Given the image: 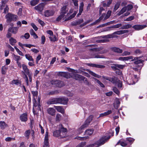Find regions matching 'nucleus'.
I'll list each match as a JSON object with an SVG mask.
<instances>
[{"label": "nucleus", "mask_w": 147, "mask_h": 147, "mask_svg": "<svg viewBox=\"0 0 147 147\" xmlns=\"http://www.w3.org/2000/svg\"><path fill=\"white\" fill-rule=\"evenodd\" d=\"M44 5L43 3H41L35 6L34 9L38 12L41 13L44 9Z\"/></svg>", "instance_id": "11"}, {"label": "nucleus", "mask_w": 147, "mask_h": 147, "mask_svg": "<svg viewBox=\"0 0 147 147\" xmlns=\"http://www.w3.org/2000/svg\"><path fill=\"white\" fill-rule=\"evenodd\" d=\"M61 115L59 114H57L56 115V121L59 122L61 119Z\"/></svg>", "instance_id": "45"}, {"label": "nucleus", "mask_w": 147, "mask_h": 147, "mask_svg": "<svg viewBox=\"0 0 147 147\" xmlns=\"http://www.w3.org/2000/svg\"><path fill=\"white\" fill-rule=\"evenodd\" d=\"M127 10V8L126 7H123L121 11L117 13L118 15L119 16L125 12Z\"/></svg>", "instance_id": "37"}, {"label": "nucleus", "mask_w": 147, "mask_h": 147, "mask_svg": "<svg viewBox=\"0 0 147 147\" xmlns=\"http://www.w3.org/2000/svg\"><path fill=\"white\" fill-rule=\"evenodd\" d=\"M15 139L14 138H11L8 137L5 139V140L6 142H10L11 141H13L15 140Z\"/></svg>", "instance_id": "49"}, {"label": "nucleus", "mask_w": 147, "mask_h": 147, "mask_svg": "<svg viewBox=\"0 0 147 147\" xmlns=\"http://www.w3.org/2000/svg\"><path fill=\"white\" fill-rule=\"evenodd\" d=\"M120 102L119 99L116 98L113 103V106L115 109H117L119 107Z\"/></svg>", "instance_id": "20"}, {"label": "nucleus", "mask_w": 147, "mask_h": 147, "mask_svg": "<svg viewBox=\"0 0 147 147\" xmlns=\"http://www.w3.org/2000/svg\"><path fill=\"white\" fill-rule=\"evenodd\" d=\"M134 18V16H131L127 18L125 20V21H130L133 20Z\"/></svg>", "instance_id": "64"}, {"label": "nucleus", "mask_w": 147, "mask_h": 147, "mask_svg": "<svg viewBox=\"0 0 147 147\" xmlns=\"http://www.w3.org/2000/svg\"><path fill=\"white\" fill-rule=\"evenodd\" d=\"M11 84L12 85L15 84L16 85H18L21 84V82L18 80H13L11 81Z\"/></svg>", "instance_id": "34"}, {"label": "nucleus", "mask_w": 147, "mask_h": 147, "mask_svg": "<svg viewBox=\"0 0 147 147\" xmlns=\"http://www.w3.org/2000/svg\"><path fill=\"white\" fill-rule=\"evenodd\" d=\"M37 108H35V110L36 111V112H35V113L34 114H36L37 113V110H40L41 111V109H40V104H38L37 105Z\"/></svg>", "instance_id": "59"}, {"label": "nucleus", "mask_w": 147, "mask_h": 147, "mask_svg": "<svg viewBox=\"0 0 147 147\" xmlns=\"http://www.w3.org/2000/svg\"><path fill=\"white\" fill-rule=\"evenodd\" d=\"M111 11L109 10L106 14L105 13H103L101 16H102V19L104 20H106L111 15Z\"/></svg>", "instance_id": "14"}, {"label": "nucleus", "mask_w": 147, "mask_h": 147, "mask_svg": "<svg viewBox=\"0 0 147 147\" xmlns=\"http://www.w3.org/2000/svg\"><path fill=\"white\" fill-rule=\"evenodd\" d=\"M51 84H52L55 85L57 87H61L63 86V82L61 81L58 80H53L51 82Z\"/></svg>", "instance_id": "10"}, {"label": "nucleus", "mask_w": 147, "mask_h": 147, "mask_svg": "<svg viewBox=\"0 0 147 147\" xmlns=\"http://www.w3.org/2000/svg\"><path fill=\"white\" fill-rule=\"evenodd\" d=\"M132 25L130 24H127L122 26L121 29H127L131 27Z\"/></svg>", "instance_id": "36"}, {"label": "nucleus", "mask_w": 147, "mask_h": 147, "mask_svg": "<svg viewBox=\"0 0 147 147\" xmlns=\"http://www.w3.org/2000/svg\"><path fill=\"white\" fill-rule=\"evenodd\" d=\"M67 10H66V6H63L61 8V13L65 14L66 13Z\"/></svg>", "instance_id": "47"}, {"label": "nucleus", "mask_w": 147, "mask_h": 147, "mask_svg": "<svg viewBox=\"0 0 147 147\" xmlns=\"http://www.w3.org/2000/svg\"><path fill=\"white\" fill-rule=\"evenodd\" d=\"M47 111L48 113L52 116H54L55 114L56 111L53 108H48Z\"/></svg>", "instance_id": "19"}, {"label": "nucleus", "mask_w": 147, "mask_h": 147, "mask_svg": "<svg viewBox=\"0 0 147 147\" xmlns=\"http://www.w3.org/2000/svg\"><path fill=\"white\" fill-rule=\"evenodd\" d=\"M122 24H116L115 25H113L112 26H111L109 27L108 28L109 29H111V28H117L121 27L122 26Z\"/></svg>", "instance_id": "30"}, {"label": "nucleus", "mask_w": 147, "mask_h": 147, "mask_svg": "<svg viewBox=\"0 0 147 147\" xmlns=\"http://www.w3.org/2000/svg\"><path fill=\"white\" fill-rule=\"evenodd\" d=\"M0 126L1 129H4L7 126V125L4 121H0Z\"/></svg>", "instance_id": "33"}, {"label": "nucleus", "mask_w": 147, "mask_h": 147, "mask_svg": "<svg viewBox=\"0 0 147 147\" xmlns=\"http://www.w3.org/2000/svg\"><path fill=\"white\" fill-rule=\"evenodd\" d=\"M93 116L92 115H90L87 118L86 121H85L83 125L78 129V131H79V133H81L82 131L81 130L83 129L84 128L87 127L91 121H92Z\"/></svg>", "instance_id": "5"}, {"label": "nucleus", "mask_w": 147, "mask_h": 147, "mask_svg": "<svg viewBox=\"0 0 147 147\" xmlns=\"http://www.w3.org/2000/svg\"><path fill=\"white\" fill-rule=\"evenodd\" d=\"M128 32V30H119L116 32H115L113 33L114 34H117L120 35L121 34L125 33H126Z\"/></svg>", "instance_id": "23"}, {"label": "nucleus", "mask_w": 147, "mask_h": 147, "mask_svg": "<svg viewBox=\"0 0 147 147\" xmlns=\"http://www.w3.org/2000/svg\"><path fill=\"white\" fill-rule=\"evenodd\" d=\"M65 14L61 13L60 15L59 16L57 19V21H59L62 19H63L64 17Z\"/></svg>", "instance_id": "41"}, {"label": "nucleus", "mask_w": 147, "mask_h": 147, "mask_svg": "<svg viewBox=\"0 0 147 147\" xmlns=\"http://www.w3.org/2000/svg\"><path fill=\"white\" fill-rule=\"evenodd\" d=\"M111 136H103L101 138L100 140L94 143L96 146V147H98L99 146L104 144L106 142H107L110 138Z\"/></svg>", "instance_id": "3"}, {"label": "nucleus", "mask_w": 147, "mask_h": 147, "mask_svg": "<svg viewBox=\"0 0 147 147\" xmlns=\"http://www.w3.org/2000/svg\"><path fill=\"white\" fill-rule=\"evenodd\" d=\"M49 40L51 42H54L58 40L57 37H49Z\"/></svg>", "instance_id": "55"}, {"label": "nucleus", "mask_w": 147, "mask_h": 147, "mask_svg": "<svg viewBox=\"0 0 147 147\" xmlns=\"http://www.w3.org/2000/svg\"><path fill=\"white\" fill-rule=\"evenodd\" d=\"M18 27H13L9 28L8 30L7 35L8 37H11V33L16 34L18 31Z\"/></svg>", "instance_id": "7"}, {"label": "nucleus", "mask_w": 147, "mask_h": 147, "mask_svg": "<svg viewBox=\"0 0 147 147\" xmlns=\"http://www.w3.org/2000/svg\"><path fill=\"white\" fill-rule=\"evenodd\" d=\"M102 49L101 47L97 48H93L91 50L93 51H100Z\"/></svg>", "instance_id": "57"}, {"label": "nucleus", "mask_w": 147, "mask_h": 147, "mask_svg": "<svg viewBox=\"0 0 147 147\" xmlns=\"http://www.w3.org/2000/svg\"><path fill=\"white\" fill-rule=\"evenodd\" d=\"M146 27V25H136L133 26L132 28L136 30H141Z\"/></svg>", "instance_id": "16"}, {"label": "nucleus", "mask_w": 147, "mask_h": 147, "mask_svg": "<svg viewBox=\"0 0 147 147\" xmlns=\"http://www.w3.org/2000/svg\"><path fill=\"white\" fill-rule=\"evenodd\" d=\"M26 58L28 60L30 61H33L34 60L32 56H30L29 54H26L25 55Z\"/></svg>", "instance_id": "39"}, {"label": "nucleus", "mask_w": 147, "mask_h": 147, "mask_svg": "<svg viewBox=\"0 0 147 147\" xmlns=\"http://www.w3.org/2000/svg\"><path fill=\"white\" fill-rule=\"evenodd\" d=\"M86 145V142H83L78 145L76 147H84Z\"/></svg>", "instance_id": "48"}, {"label": "nucleus", "mask_w": 147, "mask_h": 147, "mask_svg": "<svg viewBox=\"0 0 147 147\" xmlns=\"http://www.w3.org/2000/svg\"><path fill=\"white\" fill-rule=\"evenodd\" d=\"M111 136H103L101 138L100 140L94 143L96 146V147H98L99 146L104 144L106 142H107L110 138Z\"/></svg>", "instance_id": "2"}, {"label": "nucleus", "mask_w": 147, "mask_h": 147, "mask_svg": "<svg viewBox=\"0 0 147 147\" xmlns=\"http://www.w3.org/2000/svg\"><path fill=\"white\" fill-rule=\"evenodd\" d=\"M86 71H88L89 74H90L91 75H92L93 76L96 77L98 78H100L101 76L96 74L94 73L93 72L91 71L89 69H87Z\"/></svg>", "instance_id": "28"}, {"label": "nucleus", "mask_w": 147, "mask_h": 147, "mask_svg": "<svg viewBox=\"0 0 147 147\" xmlns=\"http://www.w3.org/2000/svg\"><path fill=\"white\" fill-rule=\"evenodd\" d=\"M112 50L114 52L117 53H121L122 52V50L118 48L113 47L111 48Z\"/></svg>", "instance_id": "22"}, {"label": "nucleus", "mask_w": 147, "mask_h": 147, "mask_svg": "<svg viewBox=\"0 0 147 147\" xmlns=\"http://www.w3.org/2000/svg\"><path fill=\"white\" fill-rule=\"evenodd\" d=\"M94 131V129H88L86 130L85 132V134L86 135L90 136L92 135Z\"/></svg>", "instance_id": "29"}, {"label": "nucleus", "mask_w": 147, "mask_h": 147, "mask_svg": "<svg viewBox=\"0 0 147 147\" xmlns=\"http://www.w3.org/2000/svg\"><path fill=\"white\" fill-rule=\"evenodd\" d=\"M113 92H115L116 94L119 95L120 93L119 92L118 90L115 87L113 88Z\"/></svg>", "instance_id": "50"}, {"label": "nucleus", "mask_w": 147, "mask_h": 147, "mask_svg": "<svg viewBox=\"0 0 147 147\" xmlns=\"http://www.w3.org/2000/svg\"><path fill=\"white\" fill-rule=\"evenodd\" d=\"M32 93L34 97V98H35V97H37L38 95V92L37 91H32Z\"/></svg>", "instance_id": "61"}, {"label": "nucleus", "mask_w": 147, "mask_h": 147, "mask_svg": "<svg viewBox=\"0 0 147 147\" xmlns=\"http://www.w3.org/2000/svg\"><path fill=\"white\" fill-rule=\"evenodd\" d=\"M5 17L7 19L6 22L8 23H10L12 21H16L18 18V16L16 15L12 14L10 13L6 14Z\"/></svg>", "instance_id": "6"}, {"label": "nucleus", "mask_w": 147, "mask_h": 147, "mask_svg": "<svg viewBox=\"0 0 147 147\" xmlns=\"http://www.w3.org/2000/svg\"><path fill=\"white\" fill-rule=\"evenodd\" d=\"M120 4V3L119 2H117L115 5L114 8V10L115 11L119 7V6Z\"/></svg>", "instance_id": "51"}, {"label": "nucleus", "mask_w": 147, "mask_h": 147, "mask_svg": "<svg viewBox=\"0 0 147 147\" xmlns=\"http://www.w3.org/2000/svg\"><path fill=\"white\" fill-rule=\"evenodd\" d=\"M127 140L130 143H132L134 141V140L131 138H127Z\"/></svg>", "instance_id": "60"}, {"label": "nucleus", "mask_w": 147, "mask_h": 147, "mask_svg": "<svg viewBox=\"0 0 147 147\" xmlns=\"http://www.w3.org/2000/svg\"><path fill=\"white\" fill-rule=\"evenodd\" d=\"M89 65L91 66L99 68H102L105 67V66L103 65H96L94 64H90Z\"/></svg>", "instance_id": "31"}, {"label": "nucleus", "mask_w": 147, "mask_h": 147, "mask_svg": "<svg viewBox=\"0 0 147 147\" xmlns=\"http://www.w3.org/2000/svg\"><path fill=\"white\" fill-rule=\"evenodd\" d=\"M30 33L31 36H33L34 37H38L33 30L31 29L30 30Z\"/></svg>", "instance_id": "52"}, {"label": "nucleus", "mask_w": 147, "mask_h": 147, "mask_svg": "<svg viewBox=\"0 0 147 147\" xmlns=\"http://www.w3.org/2000/svg\"><path fill=\"white\" fill-rule=\"evenodd\" d=\"M112 113V111L111 110H108L107 112H105L103 113H102L100 115L99 117H102L105 116H107L109 115L110 114Z\"/></svg>", "instance_id": "24"}, {"label": "nucleus", "mask_w": 147, "mask_h": 147, "mask_svg": "<svg viewBox=\"0 0 147 147\" xmlns=\"http://www.w3.org/2000/svg\"><path fill=\"white\" fill-rule=\"evenodd\" d=\"M117 68H119L120 69H123L124 67H126V65H120V64H117Z\"/></svg>", "instance_id": "54"}, {"label": "nucleus", "mask_w": 147, "mask_h": 147, "mask_svg": "<svg viewBox=\"0 0 147 147\" xmlns=\"http://www.w3.org/2000/svg\"><path fill=\"white\" fill-rule=\"evenodd\" d=\"M20 119L22 121H26L28 120L27 114L24 113L21 115L20 116Z\"/></svg>", "instance_id": "17"}, {"label": "nucleus", "mask_w": 147, "mask_h": 147, "mask_svg": "<svg viewBox=\"0 0 147 147\" xmlns=\"http://www.w3.org/2000/svg\"><path fill=\"white\" fill-rule=\"evenodd\" d=\"M75 77L76 79L77 80H79L80 79H81L82 80H84L85 79V77L78 74H76L75 76Z\"/></svg>", "instance_id": "40"}, {"label": "nucleus", "mask_w": 147, "mask_h": 147, "mask_svg": "<svg viewBox=\"0 0 147 147\" xmlns=\"http://www.w3.org/2000/svg\"><path fill=\"white\" fill-rule=\"evenodd\" d=\"M77 12L76 11H75L74 13L72 14L67 19H65V21H67L68 20H70L73 18H74L75 16H76V14L77 13Z\"/></svg>", "instance_id": "43"}, {"label": "nucleus", "mask_w": 147, "mask_h": 147, "mask_svg": "<svg viewBox=\"0 0 147 147\" xmlns=\"http://www.w3.org/2000/svg\"><path fill=\"white\" fill-rule=\"evenodd\" d=\"M109 41V40L108 39L106 38V39H103V40H98V42H108Z\"/></svg>", "instance_id": "58"}, {"label": "nucleus", "mask_w": 147, "mask_h": 147, "mask_svg": "<svg viewBox=\"0 0 147 147\" xmlns=\"http://www.w3.org/2000/svg\"><path fill=\"white\" fill-rule=\"evenodd\" d=\"M31 26L35 30L37 31L38 29V28L37 26L35 25V24L34 23H31Z\"/></svg>", "instance_id": "62"}, {"label": "nucleus", "mask_w": 147, "mask_h": 147, "mask_svg": "<svg viewBox=\"0 0 147 147\" xmlns=\"http://www.w3.org/2000/svg\"><path fill=\"white\" fill-rule=\"evenodd\" d=\"M120 144V145L122 146H125L127 145V143L125 141H119L117 143V144Z\"/></svg>", "instance_id": "42"}, {"label": "nucleus", "mask_w": 147, "mask_h": 147, "mask_svg": "<svg viewBox=\"0 0 147 147\" xmlns=\"http://www.w3.org/2000/svg\"><path fill=\"white\" fill-rule=\"evenodd\" d=\"M44 144L45 146L47 147L49 145L48 141V132L47 131H46L45 138Z\"/></svg>", "instance_id": "21"}, {"label": "nucleus", "mask_w": 147, "mask_h": 147, "mask_svg": "<svg viewBox=\"0 0 147 147\" xmlns=\"http://www.w3.org/2000/svg\"><path fill=\"white\" fill-rule=\"evenodd\" d=\"M94 80L96 81V82L99 84V85L102 87L104 88L105 87L104 85L100 81H99L96 78H94Z\"/></svg>", "instance_id": "44"}, {"label": "nucleus", "mask_w": 147, "mask_h": 147, "mask_svg": "<svg viewBox=\"0 0 147 147\" xmlns=\"http://www.w3.org/2000/svg\"><path fill=\"white\" fill-rule=\"evenodd\" d=\"M59 76L67 78H69L71 77V74L68 72H61L59 73Z\"/></svg>", "instance_id": "12"}, {"label": "nucleus", "mask_w": 147, "mask_h": 147, "mask_svg": "<svg viewBox=\"0 0 147 147\" xmlns=\"http://www.w3.org/2000/svg\"><path fill=\"white\" fill-rule=\"evenodd\" d=\"M126 7L127 8V11L130 10L133 7V6L131 5H128Z\"/></svg>", "instance_id": "63"}, {"label": "nucleus", "mask_w": 147, "mask_h": 147, "mask_svg": "<svg viewBox=\"0 0 147 147\" xmlns=\"http://www.w3.org/2000/svg\"><path fill=\"white\" fill-rule=\"evenodd\" d=\"M116 84H117V86L118 88H121L122 87V82L119 80V81L117 82V83Z\"/></svg>", "instance_id": "56"}, {"label": "nucleus", "mask_w": 147, "mask_h": 147, "mask_svg": "<svg viewBox=\"0 0 147 147\" xmlns=\"http://www.w3.org/2000/svg\"><path fill=\"white\" fill-rule=\"evenodd\" d=\"M23 69L24 71H22L23 73H26L27 75L30 74L29 70L28 68L27 65L24 64H23L22 65Z\"/></svg>", "instance_id": "18"}, {"label": "nucleus", "mask_w": 147, "mask_h": 147, "mask_svg": "<svg viewBox=\"0 0 147 147\" xmlns=\"http://www.w3.org/2000/svg\"><path fill=\"white\" fill-rule=\"evenodd\" d=\"M57 127L59 129L53 131V136L59 138H63L66 136L67 129L64 128L61 124H59Z\"/></svg>", "instance_id": "1"}, {"label": "nucleus", "mask_w": 147, "mask_h": 147, "mask_svg": "<svg viewBox=\"0 0 147 147\" xmlns=\"http://www.w3.org/2000/svg\"><path fill=\"white\" fill-rule=\"evenodd\" d=\"M30 130H27L25 132V135L28 139L29 137V136L30 134Z\"/></svg>", "instance_id": "53"}, {"label": "nucleus", "mask_w": 147, "mask_h": 147, "mask_svg": "<svg viewBox=\"0 0 147 147\" xmlns=\"http://www.w3.org/2000/svg\"><path fill=\"white\" fill-rule=\"evenodd\" d=\"M113 0H108L107 3H104V1L102 3L103 4V7H108L110 5L111 3Z\"/></svg>", "instance_id": "27"}, {"label": "nucleus", "mask_w": 147, "mask_h": 147, "mask_svg": "<svg viewBox=\"0 0 147 147\" xmlns=\"http://www.w3.org/2000/svg\"><path fill=\"white\" fill-rule=\"evenodd\" d=\"M24 74L25 76V77H24V78L25 79L26 82V85L27 86L29 85V80L28 79V76H27V74L26 73H24Z\"/></svg>", "instance_id": "46"}, {"label": "nucleus", "mask_w": 147, "mask_h": 147, "mask_svg": "<svg viewBox=\"0 0 147 147\" xmlns=\"http://www.w3.org/2000/svg\"><path fill=\"white\" fill-rule=\"evenodd\" d=\"M33 112L34 114L35 113V112H36V111L35 110V108H36L37 107L38 105L36 102V100L35 98L33 99Z\"/></svg>", "instance_id": "26"}, {"label": "nucleus", "mask_w": 147, "mask_h": 147, "mask_svg": "<svg viewBox=\"0 0 147 147\" xmlns=\"http://www.w3.org/2000/svg\"><path fill=\"white\" fill-rule=\"evenodd\" d=\"M58 98H53L50 99L47 102L48 105L59 103Z\"/></svg>", "instance_id": "13"}, {"label": "nucleus", "mask_w": 147, "mask_h": 147, "mask_svg": "<svg viewBox=\"0 0 147 147\" xmlns=\"http://www.w3.org/2000/svg\"><path fill=\"white\" fill-rule=\"evenodd\" d=\"M126 61L128 60L129 59H131V61H135L134 62V63L135 64H140V68H141L142 66H143L142 63L144 61L141 59H138V57H135L134 58V57L132 56H130L129 57H125Z\"/></svg>", "instance_id": "4"}, {"label": "nucleus", "mask_w": 147, "mask_h": 147, "mask_svg": "<svg viewBox=\"0 0 147 147\" xmlns=\"http://www.w3.org/2000/svg\"><path fill=\"white\" fill-rule=\"evenodd\" d=\"M9 42L11 45L13 46L15 45V44L16 43V41L15 39L12 37H11L9 39Z\"/></svg>", "instance_id": "35"}, {"label": "nucleus", "mask_w": 147, "mask_h": 147, "mask_svg": "<svg viewBox=\"0 0 147 147\" xmlns=\"http://www.w3.org/2000/svg\"><path fill=\"white\" fill-rule=\"evenodd\" d=\"M58 99H59V103L64 105L66 104L68 101L67 98L64 97L59 98Z\"/></svg>", "instance_id": "15"}, {"label": "nucleus", "mask_w": 147, "mask_h": 147, "mask_svg": "<svg viewBox=\"0 0 147 147\" xmlns=\"http://www.w3.org/2000/svg\"><path fill=\"white\" fill-rule=\"evenodd\" d=\"M55 13V10L53 9H50L45 10L44 12V15L45 17H48L53 16Z\"/></svg>", "instance_id": "8"}, {"label": "nucleus", "mask_w": 147, "mask_h": 147, "mask_svg": "<svg viewBox=\"0 0 147 147\" xmlns=\"http://www.w3.org/2000/svg\"><path fill=\"white\" fill-rule=\"evenodd\" d=\"M54 107L57 111L62 114H63L64 113L63 109L61 106H54Z\"/></svg>", "instance_id": "25"}, {"label": "nucleus", "mask_w": 147, "mask_h": 147, "mask_svg": "<svg viewBox=\"0 0 147 147\" xmlns=\"http://www.w3.org/2000/svg\"><path fill=\"white\" fill-rule=\"evenodd\" d=\"M102 77L103 78L107 80H109L113 84H116L117 82L119 81V80L116 77H114L112 78H109L107 77L103 76Z\"/></svg>", "instance_id": "9"}, {"label": "nucleus", "mask_w": 147, "mask_h": 147, "mask_svg": "<svg viewBox=\"0 0 147 147\" xmlns=\"http://www.w3.org/2000/svg\"><path fill=\"white\" fill-rule=\"evenodd\" d=\"M39 0H32L30 1V4L31 5L34 6L37 4L39 2Z\"/></svg>", "instance_id": "38"}, {"label": "nucleus", "mask_w": 147, "mask_h": 147, "mask_svg": "<svg viewBox=\"0 0 147 147\" xmlns=\"http://www.w3.org/2000/svg\"><path fill=\"white\" fill-rule=\"evenodd\" d=\"M12 56L13 57V59L14 60L16 61V62L19 61L21 59V57L19 56L16 55L14 54H13Z\"/></svg>", "instance_id": "32"}]
</instances>
